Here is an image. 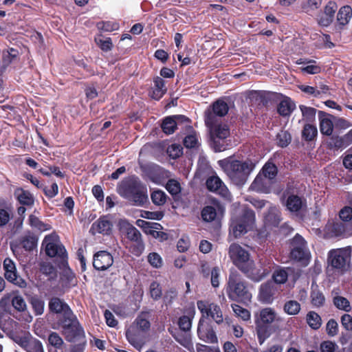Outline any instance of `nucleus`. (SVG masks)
I'll return each mask as SVG.
<instances>
[{
  "mask_svg": "<svg viewBox=\"0 0 352 352\" xmlns=\"http://www.w3.org/2000/svg\"><path fill=\"white\" fill-rule=\"evenodd\" d=\"M228 255L233 264L254 282L261 281L269 273L267 269H257L250 259V253L239 244L230 245Z\"/></svg>",
  "mask_w": 352,
  "mask_h": 352,
  "instance_id": "obj_1",
  "label": "nucleus"
},
{
  "mask_svg": "<svg viewBox=\"0 0 352 352\" xmlns=\"http://www.w3.org/2000/svg\"><path fill=\"white\" fill-rule=\"evenodd\" d=\"M117 190L120 196L135 206H143L148 201L146 187L135 176L124 179L118 184Z\"/></svg>",
  "mask_w": 352,
  "mask_h": 352,
  "instance_id": "obj_2",
  "label": "nucleus"
},
{
  "mask_svg": "<svg viewBox=\"0 0 352 352\" xmlns=\"http://www.w3.org/2000/svg\"><path fill=\"white\" fill-rule=\"evenodd\" d=\"M219 164L232 182L237 186L246 182L255 167V164L250 160L240 161L232 157L220 161Z\"/></svg>",
  "mask_w": 352,
  "mask_h": 352,
  "instance_id": "obj_3",
  "label": "nucleus"
},
{
  "mask_svg": "<svg viewBox=\"0 0 352 352\" xmlns=\"http://www.w3.org/2000/svg\"><path fill=\"white\" fill-rule=\"evenodd\" d=\"M280 320L281 319L276 311L271 307L263 308L259 311L255 316V329L260 344H263L265 340L271 336L270 325Z\"/></svg>",
  "mask_w": 352,
  "mask_h": 352,
  "instance_id": "obj_4",
  "label": "nucleus"
},
{
  "mask_svg": "<svg viewBox=\"0 0 352 352\" xmlns=\"http://www.w3.org/2000/svg\"><path fill=\"white\" fill-rule=\"evenodd\" d=\"M226 292L229 298L233 300L247 302L252 298L245 282L236 270L231 271L229 275Z\"/></svg>",
  "mask_w": 352,
  "mask_h": 352,
  "instance_id": "obj_5",
  "label": "nucleus"
},
{
  "mask_svg": "<svg viewBox=\"0 0 352 352\" xmlns=\"http://www.w3.org/2000/svg\"><path fill=\"white\" fill-rule=\"evenodd\" d=\"M119 230L131 241L136 243L137 248L133 251L135 255H139L144 250V244L142 241V234L140 231L131 225L129 221L121 219L118 222Z\"/></svg>",
  "mask_w": 352,
  "mask_h": 352,
  "instance_id": "obj_6",
  "label": "nucleus"
},
{
  "mask_svg": "<svg viewBox=\"0 0 352 352\" xmlns=\"http://www.w3.org/2000/svg\"><path fill=\"white\" fill-rule=\"evenodd\" d=\"M63 333L69 342H74L76 339L84 336V331L74 314L67 317L60 322Z\"/></svg>",
  "mask_w": 352,
  "mask_h": 352,
  "instance_id": "obj_7",
  "label": "nucleus"
},
{
  "mask_svg": "<svg viewBox=\"0 0 352 352\" xmlns=\"http://www.w3.org/2000/svg\"><path fill=\"white\" fill-rule=\"evenodd\" d=\"M43 245L45 247L46 254L50 257L58 256L62 259L67 257V252L61 244L59 236L52 233L45 236Z\"/></svg>",
  "mask_w": 352,
  "mask_h": 352,
  "instance_id": "obj_8",
  "label": "nucleus"
},
{
  "mask_svg": "<svg viewBox=\"0 0 352 352\" xmlns=\"http://www.w3.org/2000/svg\"><path fill=\"white\" fill-rule=\"evenodd\" d=\"M149 328L150 322L148 320L142 317H138L134 324L126 331V338L134 346H142L143 342L139 340V331H146Z\"/></svg>",
  "mask_w": 352,
  "mask_h": 352,
  "instance_id": "obj_9",
  "label": "nucleus"
},
{
  "mask_svg": "<svg viewBox=\"0 0 352 352\" xmlns=\"http://www.w3.org/2000/svg\"><path fill=\"white\" fill-rule=\"evenodd\" d=\"M197 305L198 309L202 314L201 318L205 319L211 317L217 324L223 322V313L217 304L208 300H198Z\"/></svg>",
  "mask_w": 352,
  "mask_h": 352,
  "instance_id": "obj_10",
  "label": "nucleus"
},
{
  "mask_svg": "<svg viewBox=\"0 0 352 352\" xmlns=\"http://www.w3.org/2000/svg\"><path fill=\"white\" fill-rule=\"evenodd\" d=\"M228 105L222 100H218L212 104V109L206 112L205 122L208 126H212L216 122V116L223 117L228 113Z\"/></svg>",
  "mask_w": 352,
  "mask_h": 352,
  "instance_id": "obj_11",
  "label": "nucleus"
},
{
  "mask_svg": "<svg viewBox=\"0 0 352 352\" xmlns=\"http://www.w3.org/2000/svg\"><path fill=\"white\" fill-rule=\"evenodd\" d=\"M197 335L201 340L208 343L217 342V337L214 330L206 323L204 318L199 319L197 327Z\"/></svg>",
  "mask_w": 352,
  "mask_h": 352,
  "instance_id": "obj_12",
  "label": "nucleus"
},
{
  "mask_svg": "<svg viewBox=\"0 0 352 352\" xmlns=\"http://www.w3.org/2000/svg\"><path fill=\"white\" fill-rule=\"evenodd\" d=\"M113 256L106 251L97 252L94 256L93 265L98 270H105L112 265Z\"/></svg>",
  "mask_w": 352,
  "mask_h": 352,
  "instance_id": "obj_13",
  "label": "nucleus"
},
{
  "mask_svg": "<svg viewBox=\"0 0 352 352\" xmlns=\"http://www.w3.org/2000/svg\"><path fill=\"white\" fill-rule=\"evenodd\" d=\"M206 186L210 191L214 192L223 197L229 199L230 192L227 187L218 177H210L206 181Z\"/></svg>",
  "mask_w": 352,
  "mask_h": 352,
  "instance_id": "obj_14",
  "label": "nucleus"
},
{
  "mask_svg": "<svg viewBox=\"0 0 352 352\" xmlns=\"http://www.w3.org/2000/svg\"><path fill=\"white\" fill-rule=\"evenodd\" d=\"M49 309L52 312L61 314L65 318L71 317L73 314L67 304L57 297L52 298L49 302Z\"/></svg>",
  "mask_w": 352,
  "mask_h": 352,
  "instance_id": "obj_15",
  "label": "nucleus"
},
{
  "mask_svg": "<svg viewBox=\"0 0 352 352\" xmlns=\"http://www.w3.org/2000/svg\"><path fill=\"white\" fill-rule=\"evenodd\" d=\"M273 183V181L258 173L252 183L250 189L258 192L268 193Z\"/></svg>",
  "mask_w": 352,
  "mask_h": 352,
  "instance_id": "obj_16",
  "label": "nucleus"
},
{
  "mask_svg": "<svg viewBox=\"0 0 352 352\" xmlns=\"http://www.w3.org/2000/svg\"><path fill=\"white\" fill-rule=\"evenodd\" d=\"M276 288L272 282H267L261 285L258 294L259 300L264 303H271L274 299Z\"/></svg>",
  "mask_w": 352,
  "mask_h": 352,
  "instance_id": "obj_17",
  "label": "nucleus"
},
{
  "mask_svg": "<svg viewBox=\"0 0 352 352\" xmlns=\"http://www.w3.org/2000/svg\"><path fill=\"white\" fill-rule=\"evenodd\" d=\"M111 223L105 217H102L92 224L90 232L93 234L97 233L108 234L111 230Z\"/></svg>",
  "mask_w": 352,
  "mask_h": 352,
  "instance_id": "obj_18",
  "label": "nucleus"
},
{
  "mask_svg": "<svg viewBox=\"0 0 352 352\" xmlns=\"http://www.w3.org/2000/svg\"><path fill=\"white\" fill-rule=\"evenodd\" d=\"M286 207L292 212H300L306 208V203L297 195H290L286 201Z\"/></svg>",
  "mask_w": 352,
  "mask_h": 352,
  "instance_id": "obj_19",
  "label": "nucleus"
},
{
  "mask_svg": "<svg viewBox=\"0 0 352 352\" xmlns=\"http://www.w3.org/2000/svg\"><path fill=\"white\" fill-rule=\"evenodd\" d=\"M329 259L332 267L342 269L346 264V258L343 251L340 250H331L329 252Z\"/></svg>",
  "mask_w": 352,
  "mask_h": 352,
  "instance_id": "obj_20",
  "label": "nucleus"
},
{
  "mask_svg": "<svg viewBox=\"0 0 352 352\" xmlns=\"http://www.w3.org/2000/svg\"><path fill=\"white\" fill-rule=\"evenodd\" d=\"M296 105L289 98L282 100L277 107L278 113L282 116H289L294 110Z\"/></svg>",
  "mask_w": 352,
  "mask_h": 352,
  "instance_id": "obj_21",
  "label": "nucleus"
},
{
  "mask_svg": "<svg viewBox=\"0 0 352 352\" xmlns=\"http://www.w3.org/2000/svg\"><path fill=\"white\" fill-rule=\"evenodd\" d=\"M310 297L313 306L320 307L324 305L325 297L323 293L318 289V285L312 284Z\"/></svg>",
  "mask_w": 352,
  "mask_h": 352,
  "instance_id": "obj_22",
  "label": "nucleus"
},
{
  "mask_svg": "<svg viewBox=\"0 0 352 352\" xmlns=\"http://www.w3.org/2000/svg\"><path fill=\"white\" fill-rule=\"evenodd\" d=\"M165 81L160 77L157 76L154 78V89L151 97L155 100L160 99L166 92Z\"/></svg>",
  "mask_w": 352,
  "mask_h": 352,
  "instance_id": "obj_23",
  "label": "nucleus"
},
{
  "mask_svg": "<svg viewBox=\"0 0 352 352\" xmlns=\"http://www.w3.org/2000/svg\"><path fill=\"white\" fill-rule=\"evenodd\" d=\"M332 295L333 305L338 309L343 310L346 312H349L351 310L350 302L346 298L340 296L338 292L336 290L332 292Z\"/></svg>",
  "mask_w": 352,
  "mask_h": 352,
  "instance_id": "obj_24",
  "label": "nucleus"
},
{
  "mask_svg": "<svg viewBox=\"0 0 352 352\" xmlns=\"http://www.w3.org/2000/svg\"><path fill=\"white\" fill-rule=\"evenodd\" d=\"M209 127L214 139H226L230 135V129L226 124H216L214 122L212 126Z\"/></svg>",
  "mask_w": 352,
  "mask_h": 352,
  "instance_id": "obj_25",
  "label": "nucleus"
},
{
  "mask_svg": "<svg viewBox=\"0 0 352 352\" xmlns=\"http://www.w3.org/2000/svg\"><path fill=\"white\" fill-rule=\"evenodd\" d=\"M217 208L219 210L221 209L219 203H214V206H205L201 210V217L203 220L207 222H211L214 221L217 214Z\"/></svg>",
  "mask_w": 352,
  "mask_h": 352,
  "instance_id": "obj_26",
  "label": "nucleus"
},
{
  "mask_svg": "<svg viewBox=\"0 0 352 352\" xmlns=\"http://www.w3.org/2000/svg\"><path fill=\"white\" fill-rule=\"evenodd\" d=\"M14 195L22 205L32 206L34 204V197L32 194L22 188H17L14 191Z\"/></svg>",
  "mask_w": 352,
  "mask_h": 352,
  "instance_id": "obj_27",
  "label": "nucleus"
},
{
  "mask_svg": "<svg viewBox=\"0 0 352 352\" xmlns=\"http://www.w3.org/2000/svg\"><path fill=\"white\" fill-rule=\"evenodd\" d=\"M352 17V9L349 6L342 7L337 15V21L340 25H346Z\"/></svg>",
  "mask_w": 352,
  "mask_h": 352,
  "instance_id": "obj_28",
  "label": "nucleus"
},
{
  "mask_svg": "<svg viewBox=\"0 0 352 352\" xmlns=\"http://www.w3.org/2000/svg\"><path fill=\"white\" fill-rule=\"evenodd\" d=\"M326 230L331 236H338L345 232V226L341 222L329 223L326 226Z\"/></svg>",
  "mask_w": 352,
  "mask_h": 352,
  "instance_id": "obj_29",
  "label": "nucleus"
},
{
  "mask_svg": "<svg viewBox=\"0 0 352 352\" xmlns=\"http://www.w3.org/2000/svg\"><path fill=\"white\" fill-rule=\"evenodd\" d=\"M278 173V169L276 165L270 162L265 163L262 168L259 174H262L263 176L270 179L272 181H274L275 177Z\"/></svg>",
  "mask_w": 352,
  "mask_h": 352,
  "instance_id": "obj_30",
  "label": "nucleus"
},
{
  "mask_svg": "<svg viewBox=\"0 0 352 352\" xmlns=\"http://www.w3.org/2000/svg\"><path fill=\"white\" fill-rule=\"evenodd\" d=\"M237 219L241 221L250 230L253 227L255 222V214L252 210L244 209L241 216Z\"/></svg>",
  "mask_w": 352,
  "mask_h": 352,
  "instance_id": "obj_31",
  "label": "nucleus"
},
{
  "mask_svg": "<svg viewBox=\"0 0 352 352\" xmlns=\"http://www.w3.org/2000/svg\"><path fill=\"white\" fill-rule=\"evenodd\" d=\"M230 228L235 238L241 236L249 230L241 221H239L237 219L232 220Z\"/></svg>",
  "mask_w": 352,
  "mask_h": 352,
  "instance_id": "obj_32",
  "label": "nucleus"
},
{
  "mask_svg": "<svg viewBox=\"0 0 352 352\" xmlns=\"http://www.w3.org/2000/svg\"><path fill=\"white\" fill-rule=\"evenodd\" d=\"M265 221L272 226H277L280 221V212L276 206H270L268 213L265 215Z\"/></svg>",
  "mask_w": 352,
  "mask_h": 352,
  "instance_id": "obj_33",
  "label": "nucleus"
},
{
  "mask_svg": "<svg viewBox=\"0 0 352 352\" xmlns=\"http://www.w3.org/2000/svg\"><path fill=\"white\" fill-rule=\"evenodd\" d=\"M301 309L300 304L294 300H289L285 302L283 306L284 311L291 316L297 315Z\"/></svg>",
  "mask_w": 352,
  "mask_h": 352,
  "instance_id": "obj_34",
  "label": "nucleus"
},
{
  "mask_svg": "<svg viewBox=\"0 0 352 352\" xmlns=\"http://www.w3.org/2000/svg\"><path fill=\"white\" fill-rule=\"evenodd\" d=\"M23 346L27 352H44L41 342L36 339L23 342Z\"/></svg>",
  "mask_w": 352,
  "mask_h": 352,
  "instance_id": "obj_35",
  "label": "nucleus"
},
{
  "mask_svg": "<svg viewBox=\"0 0 352 352\" xmlns=\"http://www.w3.org/2000/svg\"><path fill=\"white\" fill-rule=\"evenodd\" d=\"M307 322L313 329H318L321 327L322 319L315 311H309L306 317Z\"/></svg>",
  "mask_w": 352,
  "mask_h": 352,
  "instance_id": "obj_36",
  "label": "nucleus"
},
{
  "mask_svg": "<svg viewBox=\"0 0 352 352\" xmlns=\"http://www.w3.org/2000/svg\"><path fill=\"white\" fill-rule=\"evenodd\" d=\"M327 146L331 149H340L346 148L342 136L332 135L327 142Z\"/></svg>",
  "mask_w": 352,
  "mask_h": 352,
  "instance_id": "obj_37",
  "label": "nucleus"
},
{
  "mask_svg": "<svg viewBox=\"0 0 352 352\" xmlns=\"http://www.w3.org/2000/svg\"><path fill=\"white\" fill-rule=\"evenodd\" d=\"M167 197L166 194L161 190H154L151 195V200L156 206L164 205L167 201Z\"/></svg>",
  "mask_w": 352,
  "mask_h": 352,
  "instance_id": "obj_38",
  "label": "nucleus"
},
{
  "mask_svg": "<svg viewBox=\"0 0 352 352\" xmlns=\"http://www.w3.org/2000/svg\"><path fill=\"white\" fill-rule=\"evenodd\" d=\"M176 126L177 121L173 117L166 118L162 124V130L166 134L173 133Z\"/></svg>",
  "mask_w": 352,
  "mask_h": 352,
  "instance_id": "obj_39",
  "label": "nucleus"
},
{
  "mask_svg": "<svg viewBox=\"0 0 352 352\" xmlns=\"http://www.w3.org/2000/svg\"><path fill=\"white\" fill-rule=\"evenodd\" d=\"M318 133L317 128L312 124H305L302 131V136L306 141H311Z\"/></svg>",
  "mask_w": 352,
  "mask_h": 352,
  "instance_id": "obj_40",
  "label": "nucleus"
},
{
  "mask_svg": "<svg viewBox=\"0 0 352 352\" xmlns=\"http://www.w3.org/2000/svg\"><path fill=\"white\" fill-rule=\"evenodd\" d=\"M19 52L14 48H10L3 52L2 63L3 67L8 66L17 56Z\"/></svg>",
  "mask_w": 352,
  "mask_h": 352,
  "instance_id": "obj_41",
  "label": "nucleus"
},
{
  "mask_svg": "<svg viewBox=\"0 0 352 352\" xmlns=\"http://www.w3.org/2000/svg\"><path fill=\"white\" fill-rule=\"evenodd\" d=\"M320 130L323 135H331L333 130V124L328 118H324L320 122Z\"/></svg>",
  "mask_w": 352,
  "mask_h": 352,
  "instance_id": "obj_42",
  "label": "nucleus"
},
{
  "mask_svg": "<svg viewBox=\"0 0 352 352\" xmlns=\"http://www.w3.org/2000/svg\"><path fill=\"white\" fill-rule=\"evenodd\" d=\"M12 306L19 311H23L26 309V303L25 300L21 296L16 294L15 292H12Z\"/></svg>",
  "mask_w": 352,
  "mask_h": 352,
  "instance_id": "obj_43",
  "label": "nucleus"
},
{
  "mask_svg": "<svg viewBox=\"0 0 352 352\" xmlns=\"http://www.w3.org/2000/svg\"><path fill=\"white\" fill-rule=\"evenodd\" d=\"M30 224L32 227L39 231H46L50 229V226L39 220L36 216L31 214L29 217Z\"/></svg>",
  "mask_w": 352,
  "mask_h": 352,
  "instance_id": "obj_44",
  "label": "nucleus"
},
{
  "mask_svg": "<svg viewBox=\"0 0 352 352\" xmlns=\"http://www.w3.org/2000/svg\"><path fill=\"white\" fill-rule=\"evenodd\" d=\"M306 246H295L291 251V258L296 261L303 260L307 255Z\"/></svg>",
  "mask_w": 352,
  "mask_h": 352,
  "instance_id": "obj_45",
  "label": "nucleus"
},
{
  "mask_svg": "<svg viewBox=\"0 0 352 352\" xmlns=\"http://www.w3.org/2000/svg\"><path fill=\"white\" fill-rule=\"evenodd\" d=\"M166 188L169 193L173 196L178 195L182 190L179 182L173 179H170L168 181L166 185Z\"/></svg>",
  "mask_w": 352,
  "mask_h": 352,
  "instance_id": "obj_46",
  "label": "nucleus"
},
{
  "mask_svg": "<svg viewBox=\"0 0 352 352\" xmlns=\"http://www.w3.org/2000/svg\"><path fill=\"white\" fill-rule=\"evenodd\" d=\"M232 308L234 314L244 321H248L250 319V312L238 305H232Z\"/></svg>",
  "mask_w": 352,
  "mask_h": 352,
  "instance_id": "obj_47",
  "label": "nucleus"
},
{
  "mask_svg": "<svg viewBox=\"0 0 352 352\" xmlns=\"http://www.w3.org/2000/svg\"><path fill=\"white\" fill-rule=\"evenodd\" d=\"M276 139L278 146L285 147L290 143L292 138L287 131H281L277 134Z\"/></svg>",
  "mask_w": 352,
  "mask_h": 352,
  "instance_id": "obj_48",
  "label": "nucleus"
},
{
  "mask_svg": "<svg viewBox=\"0 0 352 352\" xmlns=\"http://www.w3.org/2000/svg\"><path fill=\"white\" fill-rule=\"evenodd\" d=\"M31 305L36 315H41L43 314L45 302L43 300L38 298H32Z\"/></svg>",
  "mask_w": 352,
  "mask_h": 352,
  "instance_id": "obj_49",
  "label": "nucleus"
},
{
  "mask_svg": "<svg viewBox=\"0 0 352 352\" xmlns=\"http://www.w3.org/2000/svg\"><path fill=\"white\" fill-rule=\"evenodd\" d=\"M50 344L56 349H60L64 342L62 338L56 332H52L48 336Z\"/></svg>",
  "mask_w": 352,
  "mask_h": 352,
  "instance_id": "obj_50",
  "label": "nucleus"
},
{
  "mask_svg": "<svg viewBox=\"0 0 352 352\" xmlns=\"http://www.w3.org/2000/svg\"><path fill=\"white\" fill-rule=\"evenodd\" d=\"M193 316L192 317L188 316H183L179 318L178 324L179 328L184 331H190L192 326V320Z\"/></svg>",
  "mask_w": 352,
  "mask_h": 352,
  "instance_id": "obj_51",
  "label": "nucleus"
},
{
  "mask_svg": "<svg viewBox=\"0 0 352 352\" xmlns=\"http://www.w3.org/2000/svg\"><path fill=\"white\" fill-rule=\"evenodd\" d=\"M12 305V292L4 295L0 300V309L3 311H9Z\"/></svg>",
  "mask_w": 352,
  "mask_h": 352,
  "instance_id": "obj_52",
  "label": "nucleus"
},
{
  "mask_svg": "<svg viewBox=\"0 0 352 352\" xmlns=\"http://www.w3.org/2000/svg\"><path fill=\"white\" fill-rule=\"evenodd\" d=\"M37 240L33 236H27L21 241L22 246L26 250H32L36 245Z\"/></svg>",
  "mask_w": 352,
  "mask_h": 352,
  "instance_id": "obj_53",
  "label": "nucleus"
},
{
  "mask_svg": "<svg viewBox=\"0 0 352 352\" xmlns=\"http://www.w3.org/2000/svg\"><path fill=\"white\" fill-rule=\"evenodd\" d=\"M148 261L151 265L155 268H159L162 265V258L156 252H152L148 255Z\"/></svg>",
  "mask_w": 352,
  "mask_h": 352,
  "instance_id": "obj_54",
  "label": "nucleus"
},
{
  "mask_svg": "<svg viewBox=\"0 0 352 352\" xmlns=\"http://www.w3.org/2000/svg\"><path fill=\"white\" fill-rule=\"evenodd\" d=\"M40 270L43 274L50 276L51 278L56 276V270L50 263H42L41 264Z\"/></svg>",
  "mask_w": 352,
  "mask_h": 352,
  "instance_id": "obj_55",
  "label": "nucleus"
},
{
  "mask_svg": "<svg viewBox=\"0 0 352 352\" xmlns=\"http://www.w3.org/2000/svg\"><path fill=\"white\" fill-rule=\"evenodd\" d=\"M150 294L154 300H158L162 296V289L160 284L157 282H153L150 285Z\"/></svg>",
  "mask_w": 352,
  "mask_h": 352,
  "instance_id": "obj_56",
  "label": "nucleus"
},
{
  "mask_svg": "<svg viewBox=\"0 0 352 352\" xmlns=\"http://www.w3.org/2000/svg\"><path fill=\"white\" fill-rule=\"evenodd\" d=\"M288 274L285 270H276L273 274V278L276 283L282 284L287 281Z\"/></svg>",
  "mask_w": 352,
  "mask_h": 352,
  "instance_id": "obj_57",
  "label": "nucleus"
},
{
  "mask_svg": "<svg viewBox=\"0 0 352 352\" xmlns=\"http://www.w3.org/2000/svg\"><path fill=\"white\" fill-rule=\"evenodd\" d=\"M326 331L329 336H335L338 332V324L334 319L329 320L326 325Z\"/></svg>",
  "mask_w": 352,
  "mask_h": 352,
  "instance_id": "obj_58",
  "label": "nucleus"
},
{
  "mask_svg": "<svg viewBox=\"0 0 352 352\" xmlns=\"http://www.w3.org/2000/svg\"><path fill=\"white\" fill-rule=\"evenodd\" d=\"M141 217L144 219L160 220L164 217V213L160 211L150 212V211H142Z\"/></svg>",
  "mask_w": 352,
  "mask_h": 352,
  "instance_id": "obj_59",
  "label": "nucleus"
},
{
  "mask_svg": "<svg viewBox=\"0 0 352 352\" xmlns=\"http://www.w3.org/2000/svg\"><path fill=\"white\" fill-rule=\"evenodd\" d=\"M299 108L305 119L311 120L315 118L316 110L314 108L305 105H300Z\"/></svg>",
  "mask_w": 352,
  "mask_h": 352,
  "instance_id": "obj_60",
  "label": "nucleus"
},
{
  "mask_svg": "<svg viewBox=\"0 0 352 352\" xmlns=\"http://www.w3.org/2000/svg\"><path fill=\"white\" fill-rule=\"evenodd\" d=\"M167 153L170 157L176 159L182 154V148L180 145L172 144L168 146Z\"/></svg>",
  "mask_w": 352,
  "mask_h": 352,
  "instance_id": "obj_61",
  "label": "nucleus"
},
{
  "mask_svg": "<svg viewBox=\"0 0 352 352\" xmlns=\"http://www.w3.org/2000/svg\"><path fill=\"white\" fill-rule=\"evenodd\" d=\"M220 272L221 270L219 267H213L210 272L211 284L214 287H217L219 285Z\"/></svg>",
  "mask_w": 352,
  "mask_h": 352,
  "instance_id": "obj_62",
  "label": "nucleus"
},
{
  "mask_svg": "<svg viewBox=\"0 0 352 352\" xmlns=\"http://www.w3.org/2000/svg\"><path fill=\"white\" fill-rule=\"evenodd\" d=\"M198 144V138L195 134L188 135L184 140V145L186 148H195Z\"/></svg>",
  "mask_w": 352,
  "mask_h": 352,
  "instance_id": "obj_63",
  "label": "nucleus"
},
{
  "mask_svg": "<svg viewBox=\"0 0 352 352\" xmlns=\"http://www.w3.org/2000/svg\"><path fill=\"white\" fill-rule=\"evenodd\" d=\"M342 326L349 331H352V316L349 314H344L341 317Z\"/></svg>",
  "mask_w": 352,
  "mask_h": 352,
  "instance_id": "obj_64",
  "label": "nucleus"
}]
</instances>
